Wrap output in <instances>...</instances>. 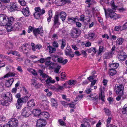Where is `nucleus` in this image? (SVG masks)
Here are the masks:
<instances>
[{"label": "nucleus", "instance_id": "79ce46f5", "mask_svg": "<svg viewBox=\"0 0 127 127\" xmlns=\"http://www.w3.org/2000/svg\"><path fill=\"white\" fill-rule=\"evenodd\" d=\"M27 70L29 72L32 73L34 76H36L37 75V73L33 69L31 68H28L27 69Z\"/></svg>", "mask_w": 127, "mask_h": 127}, {"label": "nucleus", "instance_id": "20e7f679", "mask_svg": "<svg viewBox=\"0 0 127 127\" xmlns=\"http://www.w3.org/2000/svg\"><path fill=\"white\" fill-rule=\"evenodd\" d=\"M124 88V86L122 85L116 84L115 86L114 91L117 94L121 96L123 94Z\"/></svg>", "mask_w": 127, "mask_h": 127}, {"label": "nucleus", "instance_id": "72a5a7b5", "mask_svg": "<svg viewBox=\"0 0 127 127\" xmlns=\"http://www.w3.org/2000/svg\"><path fill=\"white\" fill-rule=\"evenodd\" d=\"M23 103L18 98L17 100V102L16 104L17 108V109H20L21 108L22 105Z\"/></svg>", "mask_w": 127, "mask_h": 127}, {"label": "nucleus", "instance_id": "ea45409f", "mask_svg": "<svg viewBox=\"0 0 127 127\" xmlns=\"http://www.w3.org/2000/svg\"><path fill=\"white\" fill-rule=\"evenodd\" d=\"M29 98V97L28 96H25L19 99L23 103L24 102H26L27 101Z\"/></svg>", "mask_w": 127, "mask_h": 127}, {"label": "nucleus", "instance_id": "de8ad7c7", "mask_svg": "<svg viewBox=\"0 0 127 127\" xmlns=\"http://www.w3.org/2000/svg\"><path fill=\"white\" fill-rule=\"evenodd\" d=\"M77 83V81L76 80H69L68 83L69 85H75Z\"/></svg>", "mask_w": 127, "mask_h": 127}, {"label": "nucleus", "instance_id": "c03bdc74", "mask_svg": "<svg viewBox=\"0 0 127 127\" xmlns=\"http://www.w3.org/2000/svg\"><path fill=\"white\" fill-rule=\"evenodd\" d=\"M39 72L40 73V75L41 76L44 78H46L48 76L46 74L43 73V71L41 70H39Z\"/></svg>", "mask_w": 127, "mask_h": 127}, {"label": "nucleus", "instance_id": "774afa93", "mask_svg": "<svg viewBox=\"0 0 127 127\" xmlns=\"http://www.w3.org/2000/svg\"><path fill=\"white\" fill-rule=\"evenodd\" d=\"M45 61V59L43 58H41L40 60H38L40 63H44Z\"/></svg>", "mask_w": 127, "mask_h": 127}, {"label": "nucleus", "instance_id": "9b49d317", "mask_svg": "<svg viewBox=\"0 0 127 127\" xmlns=\"http://www.w3.org/2000/svg\"><path fill=\"white\" fill-rule=\"evenodd\" d=\"M72 37L73 38H76L79 35V32L76 29L73 28L71 31Z\"/></svg>", "mask_w": 127, "mask_h": 127}, {"label": "nucleus", "instance_id": "e2e57ef3", "mask_svg": "<svg viewBox=\"0 0 127 127\" xmlns=\"http://www.w3.org/2000/svg\"><path fill=\"white\" fill-rule=\"evenodd\" d=\"M42 48V46L39 44H37L35 46V48L38 49H40Z\"/></svg>", "mask_w": 127, "mask_h": 127}, {"label": "nucleus", "instance_id": "bb28decb", "mask_svg": "<svg viewBox=\"0 0 127 127\" xmlns=\"http://www.w3.org/2000/svg\"><path fill=\"white\" fill-rule=\"evenodd\" d=\"M96 37V35L94 33H91L88 35V38L91 40L92 39H95Z\"/></svg>", "mask_w": 127, "mask_h": 127}, {"label": "nucleus", "instance_id": "bf43d9fd", "mask_svg": "<svg viewBox=\"0 0 127 127\" xmlns=\"http://www.w3.org/2000/svg\"><path fill=\"white\" fill-rule=\"evenodd\" d=\"M98 20L99 22L101 23V25H102L103 24V20L100 17H98Z\"/></svg>", "mask_w": 127, "mask_h": 127}, {"label": "nucleus", "instance_id": "9d476101", "mask_svg": "<svg viewBox=\"0 0 127 127\" xmlns=\"http://www.w3.org/2000/svg\"><path fill=\"white\" fill-rule=\"evenodd\" d=\"M30 111L28 109V108L25 107L22 110L21 115L23 117H27L30 114Z\"/></svg>", "mask_w": 127, "mask_h": 127}, {"label": "nucleus", "instance_id": "5fc2aeb1", "mask_svg": "<svg viewBox=\"0 0 127 127\" xmlns=\"http://www.w3.org/2000/svg\"><path fill=\"white\" fill-rule=\"evenodd\" d=\"M52 45L53 47L57 48L59 46V44L56 41H54L53 42L52 44Z\"/></svg>", "mask_w": 127, "mask_h": 127}, {"label": "nucleus", "instance_id": "0eeeda50", "mask_svg": "<svg viewBox=\"0 0 127 127\" xmlns=\"http://www.w3.org/2000/svg\"><path fill=\"white\" fill-rule=\"evenodd\" d=\"M46 123L45 120L42 119H40L37 121L36 126L37 127H43L45 126Z\"/></svg>", "mask_w": 127, "mask_h": 127}, {"label": "nucleus", "instance_id": "7c9ffc66", "mask_svg": "<svg viewBox=\"0 0 127 127\" xmlns=\"http://www.w3.org/2000/svg\"><path fill=\"white\" fill-rule=\"evenodd\" d=\"M100 91L101 93L99 95V98L101 99L102 101H104V99L105 97L104 93L101 88H100Z\"/></svg>", "mask_w": 127, "mask_h": 127}, {"label": "nucleus", "instance_id": "f704fd0d", "mask_svg": "<svg viewBox=\"0 0 127 127\" xmlns=\"http://www.w3.org/2000/svg\"><path fill=\"white\" fill-rule=\"evenodd\" d=\"M21 27V25L20 23H15L13 26V28L14 30H18L20 29Z\"/></svg>", "mask_w": 127, "mask_h": 127}, {"label": "nucleus", "instance_id": "39448f33", "mask_svg": "<svg viewBox=\"0 0 127 127\" xmlns=\"http://www.w3.org/2000/svg\"><path fill=\"white\" fill-rule=\"evenodd\" d=\"M34 10L35 12L34 13V16L36 19H39L40 16L42 15L45 12L44 10H41L39 7H36L35 8Z\"/></svg>", "mask_w": 127, "mask_h": 127}, {"label": "nucleus", "instance_id": "3c124183", "mask_svg": "<svg viewBox=\"0 0 127 127\" xmlns=\"http://www.w3.org/2000/svg\"><path fill=\"white\" fill-rule=\"evenodd\" d=\"M19 2L22 6H25L26 4V2L24 0H18Z\"/></svg>", "mask_w": 127, "mask_h": 127}, {"label": "nucleus", "instance_id": "5701e85b", "mask_svg": "<svg viewBox=\"0 0 127 127\" xmlns=\"http://www.w3.org/2000/svg\"><path fill=\"white\" fill-rule=\"evenodd\" d=\"M57 60L58 62L62 63L63 64H65L67 63L68 62L67 59H65L63 60L62 58L61 57L58 58Z\"/></svg>", "mask_w": 127, "mask_h": 127}, {"label": "nucleus", "instance_id": "4468645a", "mask_svg": "<svg viewBox=\"0 0 127 127\" xmlns=\"http://www.w3.org/2000/svg\"><path fill=\"white\" fill-rule=\"evenodd\" d=\"M58 16L57 15H55L54 20V26L56 28H57L60 24V23L59 21Z\"/></svg>", "mask_w": 127, "mask_h": 127}, {"label": "nucleus", "instance_id": "052dcab7", "mask_svg": "<svg viewBox=\"0 0 127 127\" xmlns=\"http://www.w3.org/2000/svg\"><path fill=\"white\" fill-rule=\"evenodd\" d=\"M112 120V117H109L107 120L106 122L108 124H109Z\"/></svg>", "mask_w": 127, "mask_h": 127}, {"label": "nucleus", "instance_id": "cd10ccee", "mask_svg": "<svg viewBox=\"0 0 127 127\" xmlns=\"http://www.w3.org/2000/svg\"><path fill=\"white\" fill-rule=\"evenodd\" d=\"M28 106L30 107H33L34 106L35 104L33 99H32L29 101L27 103Z\"/></svg>", "mask_w": 127, "mask_h": 127}, {"label": "nucleus", "instance_id": "c756f323", "mask_svg": "<svg viewBox=\"0 0 127 127\" xmlns=\"http://www.w3.org/2000/svg\"><path fill=\"white\" fill-rule=\"evenodd\" d=\"M96 95L95 94H92L87 96V98L89 100H95L96 99Z\"/></svg>", "mask_w": 127, "mask_h": 127}, {"label": "nucleus", "instance_id": "49530a36", "mask_svg": "<svg viewBox=\"0 0 127 127\" xmlns=\"http://www.w3.org/2000/svg\"><path fill=\"white\" fill-rule=\"evenodd\" d=\"M59 124L61 126H65L66 124L63 121L62 119H59L58 120Z\"/></svg>", "mask_w": 127, "mask_h": 127}, {"label": "nucleus", "instance_id": "1a4fd4ad", "mask_svg": "<svg viewBox=\"0 0 127 127\" xmlns=\"http://www.w3.org/2000/svg\"><path fill=\"white\" fill-rule=\"evenodd\" d=\"M117 57L120 61H123L125 60L127 57V56L125 53L123 51H121L118 55Z\"/></svg>", "mask_w": 127, "mask_h": 127}, {"label": "nucleus", "instance_id": "f03ea898", "mask_svg": "<svg viewBox=\"0 0 127 127\" xmlns=\"http://www.w3.org/2000/svg\"><path fill=\"white\" fill-rule=\"evenodd\" d=\"M9 99L8 100L4 99L0 101L1 103L3 105L8 106L10 104V103L12 101V95L10 93L8 92L4 93L2 94V97H7V96L9 95Z\"/></svg>", "mask_w": 127, "mask_h": 127}, {"label": "nucleus", "instance_id": "a19ab883", "mask_svg": "<svg viewBox=\"0 0 127 127\" xmlns=\"http://www.w3.org/2000/svg\"><path fill=\"white\" fill-rule=\"evenodd\" d=\"M119 64L118 63H114L110 65V67L112 69H115L119 66Z\"/></svg>", "mask_w": 127, "mask_h": 127}, {"label": "nucleus", "instance_id": "6ab92c4d", "mask_svg": "<svg viewBox=\"0 0 127 127\" xmlns=\"http://www.w3.org/2000/svg\"><path fill=\"white\" fill-rule=\"evenodd\" d=\"M38 84L37 79L36 77H33L32 80V85L35 87H37L38 86Z\"/></svg>", "mask_w": 127, "mask_h": 127}, {"label": "nucleus", "instance_id": "69168bd1", "mask_svg": "<svg viewBox=\"0 0 127 127\" xmlns=\"http://www.w3.org/2000/svg\"><path fill=\"white\" fill-rule=\"evenodd\" d=\"M96 81L97 80H95L91 82L90 85L91 87H92L95 84Z\"/></svg>", "mask_w": 127, "mask_h": 127}, {"label": "nucleus", "instance_id": "c85d7f7f", "mask_svg": "<svg viewBox=\"0 0 127 127\" xmlns=\"http://www.w3.org/2000/svg\"><path fill=\"white\" fill-rule=\"evenodd\" d=\"M114 54V52L111 53V51L108 52L104 55V58L106 59H109L112 57V54Z\"/></svg>", "mask_w": 127, "mask_h": 127}, {"label": "nucleus", "instance_id": "dca6fc26", "mask_svg": "<svg viewBox=\"0 0 127 127\" xmlns=\"http://www.w3.org/2000/svg\"><path fill=\"white\" fill-rule=\"evenodd\" d=\"M45 50L48 52L49 53L51 54L55 52L56 51V49L55 48L49 45L47 46Z\"/></svg>", "mask_w": 127, "mask_h": 127}, {"label": "nucleus", "instance_id": "c9c22d12", "mask_svg": "<svg viewBox=\"0 0 127 127\" xmlns=\"http://www.w3.org/2000/svg\"><path fill=\"white\" fill-rule=\"evenodd\" d=\"M32 113L34 115L36 116H38L39 115L40 116V114L41 113L40 110L37 109L33 110L32 111Z\"/></svg>", "mask_w": 127, "mask_h": 127}, {"label": "nucleus", "instance_id": "6e6d98bb", "mask_svg": "<svg viewBox=\"0 0 127 127\" xmlns=\"http://www.w3.org/2000/svg\"><path fill=\"white\" fill-rule=\"evenodd\" d=\"M61 67L60 66L58 65L56 68L55 70L54 71L56 73H58L59 70L60 69Z\"/></svg>", "mask_w": 127, "mask_h": 127}, {"label": "nucleus", "instance_id": "2f4dec72", "mask_svg": "<svg viewBox=\"0 0 127 127\" xmlns=\"http://www.w3.org/2000/svg\"><path fill=\"white\" fill-rule=\"evenodd\" d=\"M124 39L122 38H118L116 41V45H120L122 44Z\"/></svg>", "mask_w": 127, "mask_h": 127}, {"label": "nucleus", "instance_id": "7ed1b4c3", "mask_svg": "<svg viewBox=\"0 0 127 127\" xmlns=\"http://www.w3.org/2000/svg\"><path fill=\"white\" fill-rule=\"evenodd\" d=\"M115 10L114 8H113L112 10L110 9H108L107 12L105 9H104V11L105 14H106V13H107L109 14V16L113 20H116L118 19L119 17L118 15L115 13L114 12V10Z\"/></svg>", "mask_w": 127, "mask_h": 127}, {"label": "nucleus", "instance_id": "393cba45", "mask_svg": "<svg viewBox=\"0 0 127 127\" xmlns=\"http://www.w3.org/2000/svg\"><path fill=\"white\" fill-rule=\"evenodd\" d=\"M76 18L73 17H68L67 22L68 23L72 24L75 23L76 21Z\"/></svg>", "mask_w": 127, "mask_h": 127}, {"label": "nucleus", "instance_id": "6e6552de", "mask_svg": "<svg viewBox=\"0 0 127 127\" xmlns=\"http://www.w3.org/2000/svg\"><path fill=\"white\" fill-rule=\"evenodd\" d=\"M33 31L35 36H36L38 34H40L41 35H42V33L43 32V31L41 26H40L38 28L34 29Z\"/></svg>", "mask_w": 127, "mask_h": 127}, {"label": "nucleus", "instance_id": "0e129e2a", "mask_svg": "<svg viewBox=\"0 0 127 127\" xmlns=\"http://www.w3.org/2000/svg\"><path fill=\"white\" fill-rule=\"evenodd\" d=\"M26 34V31L25 30H23L22 32L20 34V35H25Z\"/></svg>", "mask_w": 127, "mask_h": 127}, {"label": "nucleus", "instance_id": "ddd939ff", "mask_svg": "<svg viewBox=\"0 0 127 127\" xmlns=\"http://www.w3.org/2000/svg\"><path fill=\"white\" fill-rule=\"evenodd\" d=\"M68 2V0H56L55 3L57 5L60 6L64 5Z\"/></svg>", "mask_w": 127, "mask_h": 127}, {"label": "nucleus", "instance_id": "4d7b16f0", "mask_svg": "<svg viewBox=\"0 0 127 127\" xmlns=\"http://www.w3.org/2000/svg\"><path fill=\"white\" fill-rule=\"evenodd\" d=\"M122 30L125 29L127 28V22H126L125 24L122 26Z\"/></svg>", "mask_w": 127, "mask_h": 127}, {"label": "nucleus", "instance_id": "423d86ee", "mask_svg": "<svg viewBox=\"0 0 127 127\" xmlns=\"http://www.w3.org/2000/svg\"><path fill=\"white\" fill-rule=\"evenodd\" d=\"M8 123L11 127H17L18 126V121L16 119L12 118L10 119Z\"/></svg>", "mask_w": 127, "mask_h": 127}, {"label": "nucleus", "instance_id": "4c0bfd02", "mask_svg": "<svg viewBox=\"0 0 127 127\" xmlns=\"http://www.w3.org/2000/svg\"><path fill=\"white\" fill-rule=\"evenodd\" d=\"M15 75V74L14 72H9L5 75L3 77L4 78H7L10 77L14 76Z\"/></svg>", "mask_w": 127, "mask_h": 127}, {"label": "nucleus", "instance_id": "a878e982", "mask_svg": "<svg viewBox=\"0 0 127 127\" xmlns=\"http://www.w3.org/2000/svg\"><path fill=\"white\" fill-rule=\"evenodd\" d=\"M66 16V13L63 11L61 12L59 14L60 17L63 21L65 20Z\"/></svg>", "mask_w": 127, "mask_h": 127}, {"label": "nucleus", "instance_id": "412c9836", "mask_svg": "<svg viewBox=\"0 0 127 127\" xmlns=\"http://www.w3.org/2000/svg\"><path fill=\"white\" fill-rule=\"evenodd\" d=\"M46 84L49 85L50 83L53 84L55 82V81L54 80H52L51 77H48L47 78L45 81Z\"/></svg>", "mask_w": 127, "mask_h": 127}, {"label": "nucleus", "instance_id": "13d9d810", "mask_svg": "<svg viewBox=\"0 0 127 127\" xmlns=\"http://www.w3.org/2000/svg\"><path fill=\"white\" fill-rule=\"evenodd\" d=\"M65 45L66 43L63 40H62L61 46V48L62 49H63L65 46Z\"/></svg>", "mask_w": 127, "mask_h": 127}, {"label": "nucleus", "instance_id": "aec40b11", "mask_svg": "<svg viewBox=\"0 0 127 127\" xmlns=\"http://www.w3.org/2000/svg\"><path fill=\"white\" fill-rule=\"evenodd\" d=\"M13 23V22H11L5 25L6 26V29L8 32H10L14 30L13 26L12 27V26Z\"/></svg>", "mask_w": 127, "mask_h": 127}, {"label": "nucleus", "instance_id": "680f3d73", "mask_svg": "<svg viewBox=\"0 0 127 127\" xmlns=\"http://www.w3.org/2000/svg\"><path fill=\"white\" fill-rule=\"evenodd\" d=\"M66 75L64 72H62L61 75V78L62 79H64Z\"/></svg>", "mask_w": 127, "mask_h": 127}, {"label": "nucleus", "instance_id": "a18cd8bd", "mask_svg": "<svg viewBox=\"0 0 127 127\" xmlns=\"http://www.w3.org/2000/svg\"><path fill=\"white\" fill-rule=\"evenodd\" d=\"M0 82V92H2L4 88V81H2Z\"/></svg>", "mask_w": 127, "mask_h": 127}, {"label": "nucleus", "instance_id": "f3484780", "mask_svg": "<svg viewBox=\"0 0 127 127\" xmlns=\"http://www.w3.org/2000/svg\"><path fill=\"white\" fill-rule=\"evenodd\" d=\"M22 12L23 14L26 16H28L30 15V11L29 8L27 7L26 8H23Z\"/></svg>", "mask_w": 127, "mask_h": 127}, {"label": "nucleus", "instance_id": "f257e3e1", "mask_svg": "<svg viewBox=\"0 0 127 127\" xmlns=\"http://www.w3.org/2000/svg\"><path fill=\"white\" fill-rule=\"evenodd\" d=\"M14 19L11 17H8L7 16L0 14V24L1 25L5 26L9 23L13 22Z\"/></svg>", "mask_w": 127, "mask_h": 127}, {"label": "nucleus", "instance_id": "864d4df0", "mask_svg": "<svg viewBox=\"0 0 127 127\" xmlns=\"http://www.w3.org/2000/svg\"><path fill=\"white\" fill-rule=\"evenodd\" d=\"M64 84L63 86H61L60 85H57V90H61L63 89L64 88Z\"/></svg>", "mask_w": 127, "mask_h": 127}, {"label": "nucleus", "instance_id": "f8f14e48", "mask_svg": "<svg viewBox=\"0 0 127 127\" xmlns=\"http://www.w3.org/2000/svg\"><path fill=\"white\" fill-rule=\"evenodd\" d=\"M9 9L11 11H14L15 10H20L18 8L17 4L15 3H12L10 4Z\"/></svg>", "mask_w": 127, "mask_h": 127}, {"label": "nucleus", "instance_id": "37998d69", "mask_svg": "<svg viewBox=\"0 0 127 127\" xmlns=\"http://www.w3.org/2000/svg\"><path fill=\"white\" fill-rule=\"evenodd\" d=\"M104 47L101 46H99L98 51L97 53L98 55H100L104 51Z\"/></svg>", "mask_w": 127, "mask_h": 127}, {"label": "nucleus", "instance_id": "b1692460", "mask_svg": "<svg viewBox=\"0 0 127 127\" xmlns=\"http://www.w3.org/2000/svg\"><path fill=\"white\" fill-rule=\"evenodd\" d=\"M14 81V79L13 78L7 80L5 82L6 86L7 87L10 86L12 84Z\"/></svg>", "mask_w": 127, "mask_h": 127}, {"label": "nucleus", "instance_id": "603ef678", "mask_svg": "<svg viewBox=\"0 0 127 127\" xmlns=\"http://www.w3.org/2000/svg\"><path fill=\"white\" fill-rule=\"evenodd\" d=\"M122 27L120 25L116 26L114 28V30L115 31H118L120 30H122Z\"/></svg>", "mask_w": 127, "mask_h": 127}, {"label": "nucleus", "instance_id": "09e8293b", "mask_svg": "<svg viewBox=\"0 0 127 127\" xmlns=\"http://www.w3.org/2000/svg\"><path fill=\"white\" fill-rule=\"evenodd\" d=\"M10 53L13 55L17 56H20L19 54L17 51H10Z\"/></svg>", "mask_w": 127, "mask_h": 127}, {"label": "nucleus", "instance_id": "8fccbe9b", "mask_svg": "<svg viewBox=\"0 0 127 127\" xmlns=\"http://www.w3.org/2000/svg\"><path fill=\"white\" fill-rule=\"evenodd\" d=\"M104 112L108 116H110L111 114V111L107 109H104Z\"/></svg>", "mask_w": 127, "mask_h": 127}, {"label": "nucleus", "instance_id": "338daca9", "mask_svg": "<svg viewBox=\"0 0 127 127\" xmlns=\"http://www.w3.org/2000/svg\"><path fill=\"white\" fill-rule=\"evenodd\" d=\"M91 88H88L86 89L85 91L87 94H89L91 92Z\"/></svg>", "mask_w": 127, "mask_h": 127}, {"label": "nucleus", "instance_id": "e433bc0d", "mask_svg": "<svg viewBox=\"0 0 127 127\" xmlns=\"http://www.w3.org/2000/svg\"><path fill=\"white\" fill-rule=\"evenodd\" d=\"M122 112L123 114H127V103L122 108Z\"/></svg>", "mask_w": 127, "mask_h": 127}, {"label": "nucleus", "instance_id": "2eb2a0df", "mask_svg": "<svg viewBox=\"0 0 127 127\" xmlns=\"http://www.w3.org/2000/svg\"><path fill=\"white\" fill-rule=\"evenodd\" d=\"M65 53L67 56H69L72 57L74 56V54L72 53L71 49L69 47L67 46V47L65 51Z\"/></svg>", "mask_w": 127, "mask_h": 127}, {"label": "nucleus", "instance_id": "4be33fe9", "mask_svg": "<svg viewBox=\"0 0 127 127\" xmlns=\"http://www.w3.org/2000/svg\"><path fill=\"white\" fill-rule=\"evenodd\" d=\"M104 1L106 3L111 5L114 8L116 7L114 4V0H105Z\"/></svg>", "mask_w": 127, "mask_h": 127}, {"label": "nucleus", "instance_id": "a211bd4d", "mask_svg": "<svg viewBox=\"0 0 127 127\" xmlns=\"http://www.w3.org/2000/svg\"><path fill=\"white\" fill-rule=\"evenodd\" d=\"M51 105L53 107L55 108H57L58 106L57 102L56 100L55 99L53 98H51Z\"/></svg>", "mask_w": 127, "mask_h": 127}, {"label": "nucleus", "instance_id": "58836bf2", "mask_svg": "<svg viewBox=\"0 0 127 127\" xmlns=\"http://www.w3.org/2000/svg\"><path fill=\"white\" fill-rule=\"evenodd\" d=\"M117 73V71L115 69H111L109 70L108 71L109 74L111 76H113Z\"/></svg>", "mask_w": 127, "mask_h": 127}, {"label": "nucleus", "instance_id": "473e14b6", "mask_svg": "<svg viewBox=\"0 0 127 127\" xmlns=\"http://www.w3.org/2000/svg\"><path fill=\"white\" fill-rule=\"evenodd\" d=\"M40 116L42 117H44L47 119L49 117V115L48 113L47 112H43L41 113Z\"/></svg>", "mask_w": 127, "mask_h": 127}]
</instances>
